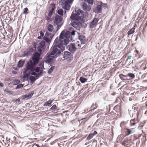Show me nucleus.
I'll return each mask as SVG.
<instances>
[{"instance_id": "8fccbe9b", "label": "nucleus", "mask_w": 147, "mask_h": 147, "mask_svg": "<svg viewBox=\"0 0 147 147\" xmlns=\"http://www.w3.org/2000/svg\"><path fill=\"white\" fill-rule=\"evenodd\" d=\"M53 13L51 11L49 10V12L48 13V16L49 17H51Z\"/></svg>"}, {"instance_id": "6e6552de", "label": "nucleus", "mask_w": 147, "mask_h": 147, "mask_svg": "<svg viewBox=\"0 0 147 147\" xmlns=\"http://www.w3.org/2000/svg\"><path fill=\"white\" fill-rule=\"evenodd\" d=\"M136 65L140 69L144 70L146 68V63L145 60H142L138 62Z\"/></svg>"}, {"instance_id": "f704fd0d", "label": "nucleus", "mask_w": 147, "mask_h": 147, "mask_svg": "<svg viewBox=\"0 0 147 147\" xmlns=\"http://www.w3.org/2000/svg\"><path fill=\"white\" fill-rule=\"evenodd\" d=\"M57 13L61 16H63V10L62 9H58L57 11Z\"/></svg>"}, {"instance_id": "603ef678", "label": "nucleus", "mask_w": 147, "mask_h": 147, "mask_svg": "<svg viewBox=\"0 0 147 147\" xmlns=\"http://www.w3.org/2000/svg\"><path fill=\"white\" fill-rule=\"evenodd\" d=\"M39 33L40 34V35L41 36H44V33L42 31H40L39 32Z\"/></svg>"}, {"instance_id": "13d9d810", "label": "nucleus", "mask_w": 147, "mask_h": 147, "mask_svg": "<svg viewBox=\"0 0 147 147\" xmlns=\"http://www.w3.org/2000/svg\"><path fill=\"white\" fill-rule=\"evenodd\" d=\"M31 74L32 75H34V76H35V75H36V72H32V73H31Z\"/></svg>"}, {"instance_id": "052dcab7", "label": "nucleus", "mask_w": 147, "mask_h": 147, "mask_svg": "<svg viewBox=\"0 0 147 147\" xmlns=\"http://www.w3.org/2000/svg\"><path fill=\"white\" fill-rule=\"evenodd\" d=\"M69 30L70 31H72V30H73V28H72V27H70L69 28Z\"/></svg>"}, {"instance_id": "6e6d98bb", "label": "nucleus", "mask_w": 147, "mask_h": 147, "mask_svg": "<svg viewBox=\"0 0 147 147\" xmlns=\"http://www.w3.org/2000/svg\"><path fill=\"white\" fill-rule=\"evenodd\" d=\"M13 69L16 70H17L18 69V67H15L14 66H13Z\"/></svg>"}, {"instance_id": "423d86ee", "label": "nucleus", "mask_w": 147, "mask_h": 147, "mask_svg": "<svg viewBox=\"0 0 147 147\" xmlns=\"http://www.w3.org/2000/svg\"><path fill=\"white\" fill-rule=\"evenodd\" d=\"M137 137H135L134 135H132L130 136V138L129 139L128 138H125L122 142V144L124 146L129 145L130 144L132 143V141L137 139Z\"/></svg>"}, {"instance_id": "2f4dec72", "label": "nucleus", "mask_w": 147, "mask_h": 147, "mask_svg": "<svg viewBox=\"0 0 147 147\" xmlns=\"http://www.w3.org/2000/svg\"><path fill=\"white\" fill-rule=\"evenodd\" d=\"M45 42L44 41L42 40L39 43V47H41L42 48H44L45 45Z\"/></svg>"}, {"instance_id": "09e8293b", "label": "nucleus", "mask_w": 147, "mask_h": 147, "mask_svg": "<svg viewBox=\"0 0 147 147\" xmlns=\"http://www.w3.org/2000/svg\"><path fill=\"white\" fill-rule=\"evenodd\" d=\"M23 85L22 84H20L18 85L17 86V88H19L23 87Z\"/></svg>"}, {"instance_id": "69168bd1", "label": "nucleus", "mask_w": 147, "mask_h": 147, "mask_svg": "<svg viewBox=\"0 0 147 147\" xmlns=\"http://www.w3.org/2000/svg\"><path fill=\"white\" fill-rule=\"evenodd\" d=\"M12 73L13 74H16V71H12Z\"/></svg>"}, {"instance_id": "7ed1b4c3", "label": "nucleus", "mask_w": 147, "mask_h": 147, "mask_svg": "<svg viewBox=\"0 0 147 147\" xmlns=\"http://www.w3.org/2000/svg\"><path fill=\"white\" fill-rule=\"evenodd\" d=\"M69 42V40L66 39L64 35H63L62 37H60V34L59 37H57L54 41V43L55 44H58L57 46H63V45H65Z\"/></svg>"}, {"instance_id": "0e129e2a", "label": "nucleus", "mask_w": 147, "mask_h": 147, "mask_svg": "<svg viewBox=\"0 0 147 147\" xmlns=\"http://www.w3.org/2000/svg\"><path fill=\"white\" fill-rule=\"evenodd\" d=\"M39 75H38H38H37L36 76L35 78H36V79H38V77H39Z\"/></svg>"}, {"instance_id": "bb28decb", "label": "nucleus", "mask_w": 147, "mask_h": 147, "mask_svg": "<svg viewBox=\"0 0 147 147\" xmlns=\"http://www.w3.org/2000/svg\"><path fill=\"white\" fill-rule=\"evenodd\" d=\"M50 8V9L49 10L53 13V11L55 8V4L54 3H51V4Z\"/></svg>"}, {"instance_id": "c9c22d12", "label": "nucleus", "mask_w": 147, "mask_h": 147, "mask_svg": "<svg viewBox=\"0 0 147 147\" xmlns=\"http://www.w3.org/2000/svg\"><path fill=\"white\" fill-rule=\"evenodd\" d=\"M136 124V123L133 120H132V119H131L130 120V126H134Z\"/></svg>"}, {"instance_id": "f257e3e1", "label": "nucleus", "mask_w": 147, "mask_h": 147, "mask_svg": "<svg viewBox=\"0 0 147 147\" xmlns=\"http://www.w3.org/2000/svg\"><path fill=\"white\" fill-rule=\"evenodd\" d=\"M40 54L38 52H35L32 57L33 63L31 60L26 65V68L24 69L23 73L25 74V77L28 76V74H26L28 70H30L31 71H34L35 70L34 65L38 64L40 59Z\"/></svg>"}, {"instance_id": "aec40b11", "label": "nucleus", "mask_w": 147, "mask_h": 147, "mask_svg": "<svg viewBox=\"0 0 147 147\" xmlns=\"http://www.w3.org/2000/svg\"><path fill=\"white\" fill-rule=\"evenodd\" d=\"M121 107L120 105H118L114 107V109L117 112L120 113L121 112Z\"/></svg>"}, {"instance_id": "f8f14e48", "label": "nucleus", "mask_w": 147, "mask_h": 147, "mask_svg": "<svg viewBox=\"0 0 147 147\" xmlns=\"http://www.w3.org/2000/svg\"><path fill=\"white\" fill-rule=\"evenodd\" d=\"M82 7L83 10L86 11H89L91 9V7L90 5L87 4L85 3H83Z\"/></svg>"}, {"instance_id": "680f3d73", "label": "nucleus", "mask_w": 147, "mask_h": 147, "mask_svg": "<svg viewBox=\"0 0 147 147\" xmlns=\"http://www.w3.org/2000/svg\"><path fill=\"white\" fill-rule=\"evenodd\" d=\"M25 1V4L26 5H27L28 4V2H27V0H24L23 1Z\"/></svg>"}, {"instance_id": "774afa93", "label": "nucleus", "mask_w": 147, "mask_h": 147, "mask_svg": "<svg viewBox=\"0 0 147 147\" xmlns=\"http://www.w3.org/2000/svg\"><path fill=\"white\" fill-rule=\"evenodd\" d=\"M125 122H122V123H121V125H122V124H125Z\"/></svg>"}, {"instance_id": "3c124183", "label": "nucleus", "mask_w": 147, "mask_h": 147, "mask_svg": "<svg viewBox=\"0 0 147 147\" xmlns=\"http://www.w3.org/2000/svg\"><path fill=\"white\" fill-rule=\"evenodd\" d=\"M50 17H49L48 16H45V18L46 20H49L50 19Z\"/></svg>"}, {"instance_id": "5fc2aeb1", "label": "nucleus", "mask_w": 147, "mask_h": 147, "mask_svg": "<svg viewBox=\"0 0 147 147\" xmlns=\"http://www.w3.org/2000/svg\"><path fill=\"white\" fill-rule=\"evenodd\" d=\"M15 102H20V99L19 98H18L17 99H16L15 100Z\"/></svg>"}, {"instance_id": "c03bdc74", "label": "nucleus", "mask_w": 147, "mask_h": 147, "mask_svg": "<svg viewBox=\"0 0 147 147\" xmlns=\"http://www.w3.org/2000/svg\"><path fill=\"white\" fill-rule=\"evenodd\" d=\"M28 9L27 8H26L24 9L23 13L24 14L26 15L28 13Z\"/></svg>"}, {"instance_id": "a18cd8bd", "label": "nucleus", "mask_w": 147, "mask_h": 147, "mask_svg": "<svg viewBox=\"0 0 147 147\" xmlns=\"http://www.w3.org/2000/svg\"><path fill=\"white\" fill-rule=\"evenodd\" d=\"M85 1L91 4H92L93 2V0H85Z\"/></svg>"}, {"instance_id": "37998d69", "label": "nucleus", "mask_w": 147, "mask_h": 147, "mask_svg": "<svg viewBox=\"0 0 147 147\" xmlns=\"http://www.w3.org/2000/svg\"><path fill=\"white\" fill-rule=\"evenodd\" d=\"M20 81L18 80H15L13 81V83L15 84H17L20 83Z\"/></svg>"}, {"instance_id": "58836bf2", "label": "nucleus", "mask_w": 147, "mask_h": 147, "mask_svg": "<svg viewBox=\"0 0 147 147\" xmlns=\"http://www.w3.org/2000/svg\"><path fill=\"white\" fill-rule=\"evenodd\" d=\"M127 76H129L131 79H133L135 77V75L132 73H129L127 75Z\"/></svg>"}, {"instance_id": "c85d7f7f", "label": "nucleus", "mask_w": 147, "mask_h": 147, "mask_svg": "<svg viewBox=\"0 0 147 147\" xmlns=\"http://www.w3.org/2000/svg\"><path fill=\"white\" fill-rule=\"evenodd\" d=\"M135 26H134V28L130 29L127 32V34L128 35L132 34L134 32V30L135 29V28H134Z\"/></svg>"}, {"instance_id": "9b49d317", "label": "nucleus", "mask_w": 147, "mask_h": 147, "mask_svg": "<svg viewBox=\"0 0 147 147\" xmlns=\"http://www.w3.org/2000/svg\"><path fill=\"white\" fill-rule=\"evenodd\" d=\"M61 5L62 7L66 10H69L70 8V5L65 1L63 2Z\"/></svg>"}, {"instance_id": "864d4df0", "label": "nucleus", "mask_w": 147, "mask_h": 147, "mask_svg": "<svg viewBox=\"0 0 147 147\" xmlns=\"http://www.w3.org/2000/svg\"><path fill=\"white\" fill-rule=\"evenodd\" d=\"M6 93L9 94H11V91L9 90H7L6 91Z\"/></svg>"}, {"instance_id": "ea45409f", "label": "nucleus", "mask_w": 147, "mask_h": 147, "mask_svg": "<svg viewBox=\"0 0 147 147\" xmlns=\"http://www.w3.org/2000/svg\"><path fill=\"white\" fill-rule=\"evenodd\" d=\"M97 107V105L96 103L93 104L91 106V108L92 110H94V109H96Z\"/></svg>"}, {"instance_id": "39448f33", "label": "nucleus", "mask_w": 147, "mask_h": 147, "mask_svg": "<svg viewBox=\"0 0 147 147\" xmlns=\"http://www.w3.org/2000/svg\"><path fill=\"white\" fill-rule=\"evenodd\" d=\"M63 34L65 35V38L69 40V41L71 40V37L72 35H74L75 34V31L72 30L71 32L69 31L63 30L60 34V37H62Z\"/></svg>"}, {"instance_id": "4d7b16f0", "label": "nucleus", "mask_w": 147, "mask_h": 147, "mask_svg": "<svg viewBox=\"0 0 147 147\" xmlns=\"http://www.w3.org/2000/svg\"><path fill=\"white\" fill-rule=\"evenodd\" d=\"M67 1L68 2H69L70 3H71L73 1V0H67Z\"/></svg>"}, {"instance_id": "bf43d9fd", "label": "nucleus", "mask_w": 147, "mask_h": 147, "mask_svg": "<svg viewBox=\"0 0 147 147\" xmlns=\"http://www.w3.org/2000/svg\"><path fill=\"white\" fill-rule=\"evenodd\" d=\"M131 58V56H129L127 57V60L128 59H130Z\"/></svg>"}, {"instance_id": "de8ad7c7", "label": "nucleus", "mask_w": 147, "mask_h": 147, "mask_svg": "<svg viewBox=\"0 0 147 147\" xmlns=\"http://www.w3.org/2000/svg\"><path fill=\"white\" fill-rule=\"evenodd\" d=\"M42 49H43V48H41V47H39V46H38V51L40 53H39L40 54H41V53L42 52Z\"/></svg>"}, {"instance_id": "7c9ffc66", "label": "nucleus", "mask_w": 147, "mask_h": 147, "mask_svg": "<svg viewBox=\"0 0 147 147\" xmlns=\"http://www.w3.org/2000/svg\"><path fill=\"white\" fill-rule=\"evenodd\" d=\"M53 102V100H49L48 101L46 102L43 105L44 106H49Z\"/></svg>"}, {"instance_id": "cd10ccee", "label": "nucleus", "mask_w": 147, "mask_h": 147, "mask_svg": "<svg viewBox=\"0 0 147 147\" xmlns=\"http://www.w3.org/2000/svg\"><path fill=\"white\" fill-rule=\"evenodd\" d=\"M50 8V9L49 10L53 13V11L55 8V4L54 3H51V4Z\"/></svg>"}, {"instance_id": "5701e85b", "label": "nucleus", "mask_w": 147, "mask_h": 147, "mask_svg": "<svg viewBox=\"0 0 147 147\" xmlns=\"http://www.w3.org/2000/svg\"><path fill=\"white\" fill-rule=\"evenodd\" d=\"M119 77L122 80H127L129 79L127 78V76H125L122 74H120L119 75Z\"/></svg>"}, {"instance_id": "ddd939ff", "label": "nucleus", "mask_w": 147, "mask_h": 147, "mask_svg": "<svg viewBox=\"0 0 147 147\" xmlns=\"http://www.w3.org/2000/svg\"><path fill=\"white\" fill-rule=\"evenodd\" d=\"M33 48L30 47L24 52V55L26 56H28L33 52Z\"/></svg>"}, {"instance_id": "e433bc0d", "label": "nucleus", "mask_w": 147, "mask_h": 147, "mask_svg": "<svg viewBox=\"0 0 147 147\" xmlns=\"http://www.w3.org/2000/svg\"><path fill=\"white\" fill-rule=\"evenodd\" d=\"M135 52L136 53V57H138V58H140L142 56L141 55V54H139V52L138 50H136L135 51Z\"/></svg>"}, {"instance_id": "6ab92c4d", "label": "nucleus", "mask_w": 147, "mask_h": 147, "mask_svg": "<svg viewBox=\"0 0 147 147\" xmlns=\"http://www.w3.org/2000/svg\"><path fill=\"white\" fill-rule=\"evenodd\" d=\"M102 10V7L100 5H98L94 10L96 13H99L101 12Z\"/></svg>"}, {"instance_id": "72a5a7b5", "label": "nucleus", "mask_w": 147, "mask_h": 147, "mask_svg": "<svg viewBox=\"0 0 147 147\" xmlns=\"http://www.w3.org/2000/svg\"><path fill=\"white\" fill-rule=\"evenodd\" d=\"M87 80V79L82 77H81L80 79V80L82 83H85Z\"/></svg>"}, {"instance_id": "412c9836", "label": "nucleus", "mask_w": 147, "mask_h": 147, "mask_svg": "<svg viewBox=\"0 0 147 147\" xmlns=\"http://www.w3.org/2000/svg\"><path fill=\"white\" fill-rule=\"evenodd\" d=\"M71 53L69 52L66 51L65 52L63 55V58L65 59H66L70 57Z\"/></svg>"}, {"instance_id": "9d476101", "label": "nucleus", "mask_w": 147, "mask_h": 147, "mask_svg": "<svg viewBox=\"0 0 147 147\" xmlns=\"http://www.w3.org/2000/svg\"><path fill=\"white\" fill-rule=\"evenodd\" d=\"M39 66L41 67H37L35 69V71L37 72H39L40 71L38 75H41L42 73L43 69L44 68V63H43L41 62L39 64Z\"/></svg>"}, {"instance_id": "0eeeda50", "label": "nucleus", "mask_w": 147, "mask_h": 147, "mask_svg": "<svg viewBox=\"0 0 147 147\" xmlns=\"http://www.w3.org/2000/svg\"><path fill=\"white\" fill-rule=\"evenodd\" d=\"M63 20V18L61 16L58 15H56L55 19L54 20V23L56 24L57 26V27H60L62 25L61 23L62 22Z\"/></svg>"}, {"instance_id": "473e14b6", "label": "nucleus", "mask_w": 147, "mask_h": 147, "mask_svg": "<svg viewBox=\"0 0 147 147\" xmlns=\"http://www.w3.org/2000/svg\"><path fill=\"white\" fill-rule=\"evenodd\" d=\"M139 114V113H137L136 114V118H134V119H132V120H133L136 123H138L139 121V120L138 118Z\"/></svg>"}, {"instance_id": "20e7f679", "label": "nucleus", "mask_w": 147, "mask_h": 147, "mask_svg": "<svg viewBox=\"0 0 147 147\" xmlns=\"http://www.w3.org/2000/svg\"><path fill=\"white\" fill-rule=\"evenodd\" d=\"M57 46L56 45L52 47L51 49L52 51L50 54L53 55H54L55 53L56 55L54 56L56 57L60 54L64 49L63 46Z\"/></svg>"}, {"instance_id": "e2e57ef3", "label": "nucleus", "mask_w": 147, "mask_h": 147, "mask_svg": "<svg viewBox=\"0 0 147 147\" xmlns=\"http://www.w3.org/2000/svg\"><path fill=\"white\" fill-rule=\"evenodd\" d=\"M97 131H94L93 134L94 135H96V134H97Z\"/></svg>"}, {"instance_id": "a19ab883", "label": "nucleus", "mask_w": 147, "mask_h": 147, "mask_svg": "<svg viewBox=\"0 0 147 147\" xmlns=\"http://www.w3.org/2000/svg\"><path fill=\"white\" fill-rule=\"evenodd\" d=\"M54 66H52L49 69L48 71V73L49 74H51V73L53 71V70L54 69Z\"/></svg>"}, {"instance_id": "f03ea898", "label": "nucleus", "mask_w": 147, "mask_h": 147, "mask_svg": "<svg viewBox=\"0 0 147 147\" xmlns=\"http://www.w3.org/2000/svg\"><path fill=\"white\" fill-rule=\"evenodd\" d=\"M55 30L53 26L51 24H49L47 27V30L43 39L47 42L50 43L54 35Z\"/></svg>"}, {"instance_id": "a878e982", "label": "nucleus", "mask_w": 147, "mask_h": 147, "mask_svg": "<svg viewBox=\"0 0 147 147\" xmlns=\"http://www.w3.org/2000/svg\"><path fill=\"white\" fill-rule=\"evenodd\" d=\"M32 95L33 94H28L24 95L22 97L23 99L26 98L27 99H28L31 98Z\"/></svg>"}, {"instance_id": "1a4fd4ad", "label": "nucleus", "mask_w": 147, "mask_h": 147, "mask_svg": "<svg viewBox=\"0 0 147 147\" xmlns=\"http://www.w3.org/2000/svg\"><path fill=\"white\" fill-rule=\"evenodd\" d=\"M55 57L53 56L51 54L47 53L45 57V61L46 62L49 63L54 58H55Z\"/></svg>"}, {"instance_id": "4be33fe9", "label": "nucleus", "mask_w": 147, "mask_h": 147, "mask_svg": "<svg viewBox=\"0 0 147 147\" xmlns=\"http://www.w3.org/2000/svg\"><path fill=\"white\" fill-rule=\"evenodd\" d=\"M72 26L76 28H78L80 23L79 22H72L71 23Z\"/></svg>"}, {"instance_id": "4468645a", "label": "nucleus", "mask_w": 147, "mask_h": 147, "mask_svg": "<svg viewBox=\"0 0 147 147\" xmlns=\"http://www.w3.org/2000/svg\"><path fill=\"white\" fill-rule=\"evenodd\" d=\"M76 12L77 13V14L81 15L80 16L83 18H85L86 16V14H83L84 12L83 11L79 9H76L75 10Z\"/></svg>"}, {"instance_id": "393cba45", "label": "nucleus", "mask_w": 147, "mask_h": 147, "mask_svg": "<svg viewBox=\"0 0 147 147\" xmlns=\"http://www.w3.org/2000/svg\"><path fill=\"white\" fill-rule=\"evenodd\" d=\"M134 128H132L131 129H126V132L127 134V135H129L130 134H132L134 132L133 131Z\"/></svg>"}, {"instance_id": "338daca9", "label": "nucleus", "mask_w": 147, "mask_h": 147, "mask_svg": "<svg viewBox=\"0 0 147 147\" xmlns=\"http://www.w3.org/2000/svg\"><path fill=\"white\" fill-rule=\"evenodd\" d=\"M0 86L1 87H3V85L2 83H0Z\"/></svg>"}, {"instance_id": "f3484780", "label": "nucleus", "mask_w": 147, "mask_h": 147, "mask_svg": "<svg viewBox=\"0 0 147 147\" xmlns=\"http://www.w3.org/2000/svg\"><path fill=\"white\" fill-rule=\"evenodd\" d=\"M98 20L97 18H94L90 24V28H93L97 24V23L98 22Z\"/></svg>"}, {"instance_id": "b1692460", "label": "nucleus", "mask_w": 147, "mask_h": 147, "mask_svg": "<svg viewBox=\"0 0 147 147\" xmlns=\"http://www.w3.org/2000/svg\"><path fill=\"white\" fill-rule=\"evenodd\" d=\"M82 44L79 41H77L75 43L73 44L75 47L77 48V49L80 48L81 47V45Z\"/></svg>"}, {"instance_id": "dca6fc26", "label": "nucleus", "mask_w": 147, "mask_h": 147, "mask_svg": "<svg viewBox=\"0 0 147 147\" xmlns=\"http://www.w3.org/2000/svg\"><path fill=\"white\" fill-rule=\"evenodd\" d=\"M77 48L73 44L71 43L69 45V50L72 53L74 52L77 49Z\"/></svg>"}, {"instance_id": "4c0bfd02", "label": "nucleus", "mask_w": 147, "mask_h": 147, "mask_svg": "<svg viewBox=\"0 0 147 147\" xmlns=\"http://www.w3.org/2000/svg\"><path fill=\"white\" fill-rule=\"evenodd\" d=\"M94 136V135L92 134H90L87 138V140H90L93 138Z\"/></svg>"}, {"instance_id": "79ce46f5", "label": "nucleus", "mask_w": 147, "mask_h": 147, "mask_svg": "<svg viewBox=\"0 0 147 147\" xmlns=\"http://www.w3.org/2000/svg\"><path fill=\"white\" fill-rule=\"evenodd\" d=\"M30 79L31 82H34L36 80L35 78L32 76H31L30 77Z\"/></svg>"}, {"instance_id": "49530a36", "label": "nucleus", "mask_w": 147, "mask_h": 147, "mask_svg": "<svg viewBox=\"0 0 147 147\" xmlns=\"http://www.w3.org/2000/svg\"><path fill=\"white\" fill-rule=\"evenodd\" d=\"M57 109V107L55 105H54L51 108V109L52 110H55Z\"/></svg>"}, {"instance_id": "c756f323", "label": "nucleus", "mask_w": 147, "mask_h": 147, "mask_svg": "<svg viewBox=\"0 0 147 147\" xmlns=\"http://www.w3.org/2000/svg\"><path fill=\"white\" fill-rule=\"evenodd\" d=\"M24 61H22L21 60H20L19 61L18 63V67H22L23 65L24 64Z\"/></svg>"}, {"instance_id": "2eb2a0df", "label": "nucleus", "mask_w": 147, "mask_h": 147, "mask_svg": "<svg viewBox=\"0 0 147 147\" xmlns=\"http://www.w3.org/2000/svg\"><path fill=\"white\" fill-rule=\"evenodd\" d=\"M79 38L81 41L80 42L81 44H84L87 41V40L84 36L82 35H80L79 36Z\"/></svg>"}, {"instance_id": "a211bd4d", "label": "nucleus", "mask_w": 147, "mask_h": 147, "mask_svg": "<svg viewBox=\"0 0 147 147\" xmlns=\"http://www.w3.org/2000/svg\"><path fill=\"white\" fill-rule=\"evenodd\" d=\"M70 18L73 20H78L80 18V16H78L77 14H72Z\"/></svg>"}]
</instances>
